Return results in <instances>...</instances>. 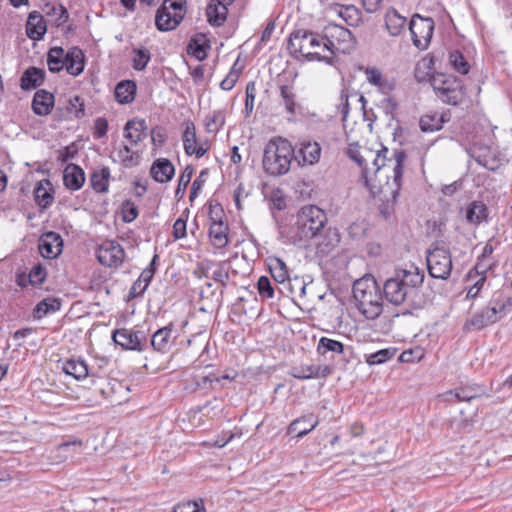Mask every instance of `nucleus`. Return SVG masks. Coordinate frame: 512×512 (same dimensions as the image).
Returning <instances> with one entry per match:
<instances>
[{
	"mask_svg": "<svg viewBox=\"0 0 512 512\" xmlns=\"http://www.w3.org/2000/svg\"><path fill=\"white\" fill-rule=\"evenodd\" d=\"M113 341L124 349L142 351L147 341L145 332L132 329H118L112 335Z\"/></svg>",
	"mask_w": 512,
	"mask_h": 512,
	"instance_id": "12",
	"label": "nucleus"
},
{
	"mask_svg": "<svg viewBox=\"0 0 512 512\" xmlns=\"http://www.w3.org/2000/svg\"><path fill=\"white\" fill-rule=\"evenodd\" d=\"M353 297L359 312L368 320L380 316L383 310L380 287L372 276H365L354 282Z\"/></svg>",
	"mask_w": 512,
	"mask_h": 512,
	"instance_id": "3",
	"label": "nucleus"
},
{
	"mask_svg": "<svg viewBox=\"0 0 512 512\" xmlns=\"http://www.w3.org/2000/svg\"><path fill=\"white\" fill-rule=\"evenodd\" d=\"M193 172L194 170L191 166H186L183 172L181 173L175 191L176 198L181 199L184 196L187 186L190 183L191 178L193 176Z\"/></svg>",
	"mask_w": 512,
	"mask_h": 512,
	"instance_id": "48",
	"label": "nucleus"
},
{
	"mask_svg": "<svg viewBox=\"0 0 512 512\" xmlns=\"http://www.w3.org/2000/svg\"><path fill=\"white\" fill-rule=\"evenodd\" d=\"M240 75V70H237L235 66L230 70L227 76L221 81L220 87L222 90L230 91L237 83Z\"/></svg>",
	"mask_w": 512,
	"mask_h": 512,
	"instance_id": "57",
	"label": "nucleus"
},
{
	"mask_svg": "<svg viewBox=\"0 0 512 512\" xmlns=\"http://www.w3.org/2000/svg\"><path fill=\"white\" fill-rule=\"evenodd\" d=\"M491 304L497 311L498 319L512 311V297L505 296L502 292H497L493 295Z\"/></svg>",
	"mask_w": 512,
	"mask_h": 512,
	"instance_id": "40",
	"label": "nucleus"
},
{
	"mask_svg": "<svg viewBox=\"0 0 512 512\" xmlns=\"http://www.w3.org/2000/svg\"><path fill=\"white\" fill-rule=\"evenodd\" d=\"M227 226L222 221H213L209 228V236L212 245L216 248H223L228 243Z\"/></svg>",
	"mask_w": 512,
	"mask_h": 512,
	"instance_id": "37",
	"label": "nucleus"
},
{
	"mask_svg": "<svg viewBox=\"0 0 512 512\" xmlns=\"http://www.w3.org/2000/svg\"><path fill=\"white\" fill-rule=\"evenodd\" d=\"M407 24L406 17L400 15L398 11L391 8L385 14V28L392 37L399 36Z\"/></svg>",
	"mask_w": 512,
	"mask_h": 512,
	"instance_id": "30",
	"label": "nucleus"
},
{
	"mask_svg": "<svg viewBox=\"0 0 512 512\" xmlns=\"http://www.w3.org/2000/svg\"><path fill=\"white\" fill-rule=\"evenodd\" d=\"M182 141L184 151L189 156L195 155L197 158H201L208 150L206 143L198 141L196 136V127L193 122L188 121L185 123Z\"/></svg>",
	"mask_w": 512,
	"mask_h": 512,
	"instance_id": "15",
	"label": "nucleus"
},
{
	"mask_svg": "<svg viewBox=\"0 0 512 512\" xmlns=\"http://www.w3.org/2000/svg\"><path fill=\"white\" fill-rule=\"evenodd\" d=\"M450 80H454V77L447 76L444 74H437L432 76L430 81L431 86L433 87L438 97H440L441 94L446 90V87L448 86Z\"/></svg>",
	"mask_w": 512,
	"mask_h": 512,
	"instance_id": "52",
	"label": "nucleus"
},
{
	"mask_svg": "<svg viewBox=\"0 0 512 512\" xmlns=\"http://www.w3.org/2000/svg\"><path fill=\"white\" fill-rule=\"evenodd\" d=\"M82 452V441L73 440L64 442L57 446L53 452L55 455H51L50 458L55 463H61L68 458L73 459L75 455H79Z\"/></svg>",
	"mask_w": 512,
	"mask_h": 512,
	"instance_id": "21",
	"label": "nucleus"
},
{
	"mask_svg": "<svg viewBox=\"0 0 512 512\" xmlns=\"http://www.w3.org/2000/svg\"><path fill=\"white\" fill-rule=\"evenodd\" d=\"M365 75L367 81L377 87L381 92H385L389 89V84L386 79L383 78L382 73L375 67L366 68Z\"/></svg>",
	"mask_w": 512,
	"mask_h": 512,
	"instance_id": "44",
	"label": "nucleus"
},
{
	"mask_svg": "<svg viewBox=\"0 0 512 512\" xmlns=\"http://www.w3.org/2000/svg\"><path fill=\"white\" fill-rule=\"evenodd\" d=\"M331 373V368L327 365H300L293 367L289 374L296 379H316L325 378Z\"/></svg>",
	"mask_w": 512,
	"mask_h": 512,
	"instance_id": "18",
	"label": "nucleus"
},
{
	"mask_svg": "<svg viewBox=\"0 0 512 512\" xmlns=\"http://www.w3.org/2000/svg\"><path fill=\"white\" fill-rule=\"evenodd\" d=\"M46 14L48 16H55V24L60 26L68 19V12L62 5H47Z\"/></svg>",
	"mask_w": 512,
	"mask_h": 512,
	"instance_id": "53",
	"label": "nucleus"
},
{
	"mask_svg": "<svg viewBox=\"0 0 512 512\" xmlns=\"http://www.w3.org/2000/svg\"><path fill=\"white\" fill-rule=\"evenodd\" d=\"M46 31L47 26L43 16L37 11L31 12L26 23L27 36L34 41H38L43 38Z\"/></svg>",
	"mask_w": 512,
	"mask_h": 512,
	"instance_id": "22",
	"label": "nucleus"
},
{
	"mask_svg": "<svg viewBox=\"0 0 512 512\" xmlns=\"http://www.w3.org/2000/svg\"><path fill=\"white\" fill-rule=\"evenodd\" d=\"M203 509L202 501H188L175 506L173 512H201Z\"/></svg>",
	"mask_w": 512,
	"mask_h": 512,
	"instance_id": "60",
	"label": "nucleus"
},
{
	"mask_svg": "<svg viewBox=\"0 0 512 512\" xmlns=\"http://www.w3.org/2000/svg\"><path fill=\"white\" fill-rule=\"evenodd\" d=\"M150 174L156 182L166 183L174 176L175 168L168 159L159 158L153 162Z\"/></svg>",
	"mask_w": 512,
	"mask_h": 512,
	"instance_id": "20",
	"label": "nucleus"
},
{
	"mask_svg": "<svg viewBox=\"0 0 512 512\" xmlns=\"http://www.w3.org/2000/svg\"><path fill=\"white\" fill-rule=\"evenodd\" d=\"M45 72L36 67H30L21 76V88L31 90L40 86L44 81Z\"/></svg>",
	"mask_w": 512,
	"mask_h": 512,
	"instance_id": "33",
	"label": "nucleus"
},
{
	"mask_svg": "<svg viewBox=\"0 0 512 512\" xmlns=\"http://www.w3.org/2000/svg\"><path fill=\"white\" fill-rule=\"evenodd\" d=\"M294 159V148L292 144L281 137L271 139L264 148L263 169L273 176H280L288 173L291 162Z\"/></svg>",
	"mask_w": 512,
	"mask_h": 512,
	"instance_id": "5",
	"label": "nucleus"
},
{
	"mask_svg": "<svg viewBox=\"0 0 512 512\" xmlns=\"http://www.w3.org/2000/svg\"><path fill=\"white\" fill-rule=\"evenodd\" d=\"M319 423V420L317 417H315L313 414H306L303 415L295 420H293L289 427H288V433L289 434H295L298 438H302L306 436L309 432L314 430Z\"/></svg>",
	"mask_w": 512,
	"mask_h": 512,
	"instance_id": "19",
	"label": "nucleus"
},
{
	"mask_svg": "<svg viewBox=\"0 0 512 512\" xmlns=\"http://www.w3.org/2000/svg\"><path fill=\"white\" fill-rule=\"evenodd\" d=\"M409 30L413 44L420 50H425L433 35L434 21L432 18H424L414 14L409 23Z\"/></svg>",
	"mask_w": 512,
	"mask_h": 512,
	"instance_id": "11",
	"label": "nucleus"
},
{
	"mask_svg": "<svg viewBox=\"0 0 512 512\" xmlns=\"http://www.w3.org/2000/svg\"><path fill=\"white\" fill-rule=\"evenodd\" d=\"M228 6L217 0H212L206 8L208 22L213 26H221L227 18Z\"/></svg>",
	"mask_w": 512,
	"mask_h": 512,
	"instance_id": "31",
	"label": "nucleus"
},
{
	"mask_svg": "<svg viewBox=\"0 0 512 512\" xmlns=\"http://www.w3.org/2000/svg\"><path fill=\"white\" fill-rule=\"evenodd\" d=\"M360 168L366 187L379 196L380 213L389 218L394 212L403 178L404 151H392L380 145L379 149L363 148Z\"/></svg>",
	"mask_w": 512,
	"mask_h": 512,
	"instance_id": "1",
	"label": "nucleus"
},
{
	"mask_svg": "<svg viewBox=\"0 0 512 512\" xmlns=\"http://www.w3.org/2000/svg\"><path fill=\"white\" fill-rule=\"evenodd\" d=\"M172 333L171 325L158 329L151 337V346L162 353L169 351L174 339Z\"/></svg>",
	"mask_w": 512,
	"mask_h": 512,
	"instance_id": "29",
	"label": "nucleus"
},
{
	"mask_svg": "<svg viewBox=\"0 0 512 512\" xmlns=\"http://www.w3.org/2000/svg\"><path fill=\"white\" fill-rule=\"evenodd\" d=\"M465 92L463 84L460 80L454 78L450 80L446 90L439 97L443 102L450 105H457L464 98Z\"/></svg>",
	"mask_w": 512,
	"mask_h": 512,
	"instance_id": "32",
	"label": "nucleus"
},
{
	"mask_svg": "<svg viewBox=\"0 0 512 512\" xmlns=\"http://www.w3.org/2000/svg\"><path fill=\"white\" fill-rule=\"evenodd\" d=\"M54 95L46 90H38L32 100V109L38 116L50 114L54 106Z\"/></svg>",
	"mask_w": 512,
	"mask_h": 512,
	"instance_id": "25",
	"label": "nucleus"
},
{
	"mask_svg": "<svg viewBox=\"0 0 512 512\" xmlns=\"http://www.w3.org/2000/svg\"><path fill=\"white\" fill-rule=\"evenodd\" d=\"M122 220L130 223L138 217V208L134 202L127 200L123 202L121 207Z\"/></svg>",
	"mask_w": 512,
	"mask_h": 512,
	"instance_id": "54",
	"label": "nucleus"
},
{
	"mask_svg": "<svg viewBox=\"0 0 512 512\" xmlns=\"http://www.w3.org/2000/svg\"><path fill=\"white\" fill-rule=\"evenodd\" d=\"M66 110L68 118H80L84 115V103L78 96L71 97L68 100Z\"/></svg>",
	"mask_w": 512,
	"mask_h": 512,
	"instance_id": "49",
	"label": "nucleus"
},
{
	"mask_svg": "<svg viewBox=\"0 0 512 512\" xmlns=\"http://www.w3.org/2000/svg\"><path fill=\"white\" fill-rule=\"evenodd\" d=\"M110 169L102 167L94 170L90 176L91 187L98 193H106L109 188Z\"/></svg>",
	"mask_w": 512,
	"mask_h": 512,
	"instance_id": "38",
	"label": "nucleus"
},
{
	"mask_svg": "<svg viewBox=\"0 0 512 512\" xmlns=\"http://www.w3.org/2000/svg\"><path fill=\"white\" fill-rule=\"evenodd\" d=\"M186 234V221L178 218L173 225V237L178 240L186 237Z\"/></svg>",
	"mask_w": 512,
	"mask_h": 512,
	"instance_id": "62",
	"label": "nucleus"
},
{
	"mask_svg": "<svg viewBox=\"0 0 512 512\" xmlns=\"http://www.w3.org/2000/svg\"><path fill=\"white\" fill-rule=\"evenodd\" d=\"M63 240L56 232H47L40 237L39 252L47 259H54L61 254Z\"/></svg>",
	"mask_w": 512,
	"mask_h": 512,
	"instance_id": "16",
	"label": "nucleus"
},
{
	"mask_svg": "<svg viewBox=\"0 0 512 512\" xmlns=\"http://www.w3.org/2000/svg\"><path fill=\"white\" fill-rule=\"evenodd\" d=\"M147 125L145 120L134 118L129 120L124 127V137L130 141L131 144L136 145L145 137Z\"/></svg>",
	"mask_w": 512,
	"mask_h": 512,
	"instance_id": "27",
	"label": "nucleus"
},
{
	"mask_svg": "<svg viewBox=\"0 0 512 512\" xmlns=\"http://www.w3.org/2000/svg\"><path fill=\"white\" fill-rule=\"evenodd\" d=\"M449 62L454 68V70L459 72L460 74L465 75L469 72V64L460 52L454 51L450 53Z\"/></svg>",
	"mask_w": 512,
	"mask_h": 512,
	"instance_id": "51",
	"label": "nucleus"
},
{
	"mask_svg": "<svg viewBox=\"0 0 512 512\" xmlns=\"http://www.w3.org/2000/svg\"><path fill=\"white\" fill-rule=\"evenodd\" d=\"M132 54V67L137 71H143L151 59L150 51L147 48H139L134 49Z\"/></svg>",
	"mask_w": 512,
	"mask_h": 512,
	"instance_id": "45",
	"label": "nucleus"
},
{
	"mask_svg": "<svg viewBox=\"0 0 512 512\" xmlns=\"http://www.w3.org/2000/svg\"><path fill=\"white\" fill-rule=\"evenodd\" d=\"M96 255L102 265L117 267L123 262L125 253L118 242L106 240L99 246Z\"/></svg>",
	"mask_w": 512,
	"mask_h": 512,
	"instance_id": "13",
	"label": "nucleus"
},
{
	"mask_svg": "<svg viewBox=\"0 0 512 512\" xmlns=\"http://www.w3.org/2000/svg\"><path fill=\"white\" fill-rule=\"evenodd\" d=\"M224 123L225 115L221 110L213 111L205 119V127L208 132H217Z\"/></svg>",
	"mask_w": 512,
	"mask_h": 512,
	"instance_id": "47",
	"label": "nucleus"
},
{
	"mask_svg": "<svg viewBox=\"0 0 512 512\" xmlns=\"http://www.w3.org/2000/svg\"><path fill=\"white\" fill-rule=\"evenodd\" d=\"M208 178V171L202 170L197 178L193 181L191 191H190V200H193L198 196L199 191L204 186L205 182Z\"/></svg>",
	"mask_w": 512,
	"mask_h": 512,
	"instance_id": "59",
	"label": "nucleus"
},
{
	"mask_svg": "<svg viewBox=\"0 0 512 512\" xmlns=\"http://www.w3.org/2000/svg\"><path fill=\"white\" fill-rule=\"evenodd\" d=\"M485 281L486 276H480V278L474 283V285H472L468 289L466 297L468 299H475L478 296L481 289L483 288Z\"/></svg>",
	"mask_w": 512,
	"mask_h": 512,
	"instance_id": "64",
	"label": "nucleus"
},
{
	"mask_svg": "<svg viewBox=\"0 0 512 512\" xmlns=\"http://www.w3.org/2000/svg\"><path fill=\"white\" fill-rule=\"evenodd\" d=\"M322 36L306 30H297L293 32L288 40V49L294 56H302L308 61L325 62L333 65V57L322 51Z\"/></svg>",
	"mask_w": 512,
	"mask_h": 512,
	"instance_id": "4",
	"label": "nucleus"
},
{
	"mask_svg": "<svg viewBox=\"0 0 512 512\" xmlns=\"http://www.w3.org/2000/svg\"><path fill=\"white\" fill-rule=\"evenodd\" d=\"M47 64L51 72H60L65 66V51L62 47H52L47 54Z\"/></svg>",
	"mask_w": 512,
	"mask_h": 512,
	"instance_id": "39",
	"label": "nucleus"
},
{
	"mask_svg": "<svg viewBox=\"0 0 512 512\" xmlns=\"http://www.w3.org/2000/svg\"><path fill=\"white\" fill-rule=\"evenodd\" d=\"M445 396L448 398L449 396H453L456 398L457 401H471L475 399L478 394L473 388H460L456 389L455 391H449L445 394Z\"/></svg>",
	"mask_w": 512,
	"mask_h": 512,
	"instance_id": "55",
	"label": "nucleus"
},
{
	"mask_svg": "<svg viewBox=\"0 0 512 512\" xmlns=\"http://www.w3.org/2000/svg\"><path fill=\"white\" fill-rule=\"evenodd\" d=\"M423 281L424 273L419 271L418 268L412 267L409 270L397 273L393 278L387 279L383 287V293L391 304L406 305L412 308Z\"/></svg>",
	"mask_w": 512,
	"mask_h": 512,
	"instance_id": "2",
	"label": "nucleus"
},
{
	"mask_svg": "<svg viewBox=\"0 0 512 512\" xmlns=\"http://www.w3.org/2000/svg\"><path fill=\"white\" fill-rule=\"evenodd\" d=\"M498 320L495 308L486 307L475 313L471 318L467 319L464 324L465 331L481 330Z\"/></svg>",
	"mask_w": 512,
	"mask_h": 512,
	"instance_id": "17",
	"label": "nucleus"
},
{
	"mask_svg": "<svg viewBox=\"0 0 512 512\" xmlns=\"http://www.w3.org/2000/svg\"><path fill=\"white\" fill-rule=\"evenodd\" d=\"M268 268L273 279L279 284H286L289 280V269L282 259L278 257L268 258Z\"/></svg>",
	"mask_w": 512,
	"mask_h": 512,
	"instance_id": "34",
	"label": "nucleus"
},
{
	"mask_svg": "<svg viewBox=\"0 0 512 512\" xmlns=\"http://www.w3.org/2000/svg\"><path fill=\"white\" fill-rule=\"evenodd\" d=\"M184 17L182 0H164L155 16V25L160 31L175 29Z\"/></svg>",
	"mask_w": 512,
	"mask_h": 512,
	"instance_id": "8",
	"label": "nucleus"
},
{
	"mask_svg": "<svg viewBox=\"0 0 512 512\" xmlns=\"http://www.w3.org/2000/svg\"><path fill=\"white\" fill-rule=\"evenodd\" d=\"M36 204L42 209H47L54 201V191L49 179L39 181L34 189Z\"/></svg>",
	"mask_w": 512,
	"mask_h": 512,
	"instance_id": "23",
	"label": "nucleus"
},
{
	"mask_svg": "<svg viewBox=\"0 0 512 512\" xmlns=\"http://www.w3.org/2000/svg\"><path fill=\"white\" fill-rule=\"evenodd\" d=\"M444 122L443 115L433 113L422 116L419 124L423 132H434L440 130Z\"/></svg>",
	"mask_w": 512,
	"mask_h": 512,
	"instance_id": "42",
	"label": "nucleus"
},
{
	"mask_svg": "<svg viewBox=\"0 0 512 512\" xmlns=\"http://www.w3.org/2000/svg\"><path fill=\"white\" fill-rule=\"evenodd\" d=\"M230 270L231 266L226 261L203 260L197 265L194 274L198 278H211L218 285L220 294H223L230 278Z\"/></svg>",
	"mask_w": 512,
	"mask_h": 512,
	"instance_id": "10",
	"label": "nucleus"
},
{
	"mask_svg": "<svg viewBox=\"0 0 512 512\" xmlns=\"http://www.w3.org/2000/svg\"><path fill=\"white\" fill-rule=\"evenodd\" d=\"M280 96L286 112L289 115L294 116L296 114L298 105L295 101L296 95L293 91V88L287 85L280 86Z\"/></svg>",
	"mask_w": 512,
	"mask_h": 512,
	"instance_id": "43",
	"label": "nucleus"
},
{
	"mask_svg": "<svg viewBox=\"0 0 512 512\" xmlns=\"http://www.w3.org/2000/svg\"><path fill=\"white\" fill-rule=\"evenodd\" d=\"M487 217L488 209L483 202L473 201L466 208V220L473 225H479L486 221Z\"/></svg>",
	"mask_w": 512,
	"mask_h": 512,
	"instance_id": "36",
	"label": "nucleus"
},
{
	"mask_svg": "<svg viewBox=\"0 0 512 512\" xmlns=\"http://www.w3.org/2000/svg\"><path fill=\"white\" fill-rule=\"evenodd\" d=\"M62 370L67 375L72 376L78 381L86 379L89 375H93L86 362L81 358H70L65 360L62 364Z\"/></svg>",
	"mask_w": 512,
	"mask_h": 512,
	"instance_id": "24",
	"label": "nucleus"
},
{
	"mask_svg": "<svg viewBox=\"0 0 512 512\" xmlns=\"http://www.w3.org/2000/svg\"><path fill=\"white\" fill-rule=\"evenodd\" d=\"M63 182L69 190L77 191L85 183V173L81 167L75 164H69L63 175Z\"/></svg>",
	"mask_w": 512,
	"mask_h": 512,
	"instance_id": "26",
	"label": "nucleus"
},
{
	"mask_svg": "<svg viewBox=\"0 0 512 512\" xmlns=\"http://www.w3.org/2000/svg\"><path fill=\"white\" fill-rule=\"evenodd\" d=\"M256 85L254 82H249L246 86V99H245V111L250 114L254 109V101L256 98Z\"/></svg>",
	"mask_w": 512,
	"mask_h": 512,
	"instance_id": "58",
	"label": "nucleus"
},
{
	"mask_svg": "<svg viewBox=\"0 0 512 512\" xmlns=\"http://www.w3.org/2000/svg\"><path fill=\"white\" fill-rule=\"evenodd\" d=\"M427 267L433 278L447 279L452 270V259L448 248L433 246L427 252Z\"/></svg>",
	"mask_w": 512,
	"mask_h": 512,
	"instance_id": "9",
	"label": "nucleus"
},
{
	"mask_svg": "<svg viewBox=\"0 0 512 512\" xmlns=\"http://www.w3.org/2000/svg\"><path fill=\"white\" fill-rule=\"evenodd\" d=\"M283 286L293 297L302 298L306 295V283L300 277L289 278Z\"/></svg>",
	"mask_w": 512,
	"mask_h": 512,
	"instance_id": "46",
	"label": "nucleus"
},
{
	"mask_svg": "<svg viewBox=\"0 0 512 512\" xmlns=\"http://www.w3.org/2000/svg\"><path fill=\"white\" fill-rule=\"evenodd\" d=\"M157 259H158V255H154L149 266L142 271V273L140 274V276L138 278L147 286H149V284L155 274V271H156L155 264H156Z\"/></svg>",
	"mask_w": 512,
	"mask_h": 512,
	"instance_id": "61",
	"label": "nucleus"
},
{
	"mask_svg": "<svg viewBox=\"0 0 512 512\" xmlns=\"http://www.w3.org/2000/svg\"><path fill=\"white\" fill-rule=\"evenodd\" d=\"M348 156L355 161L358 166H360L362 162L363 148H361L358 144H350L348 151Z\"/></svg>",
	"mask_w": 512,
	"mask_h": 512,
	"instance_id": "63",
	"label": "nucleus"
},
{
	"mask_svg": "<svg viewBox=\"0 0 512 512\" xmlns=\"http://www.w3.org/2000/svg\"><path fill=\"white\" fill-rule=\"evenodd\" d=\"M65 68L70 75L78 76L84 70V54L78 47H72L65 54Z\"/></svg>",
	"mask_w": 512,
	"mask_h": 512,
	"instance_id": "28",
	"label": "nucleus"
},
{
	"mask_svg": "<svg viewBox=\"0 0 512 512\" xmlns=\"http://www.w3.org/2000/svg\"><path fill=\"white\" fill-rule=\"evenodd\" d=\"M327 221L326 214L315 205H307L300 209L296 218V237L298 240H309L318 235Z\"/></svg>",
	"mask_w": 512,
	"mask_h": 512,
	"instance_id": "6",
	"label": "nucleus"
},
{
	"mask_svg": "<svg viewBox=\"0 0 512 512\" xmlns=\"http://www.w3.org/2000/svg\"><path fill=\"white\" fill-rule=\"evenodd\" d=\"M344 352V345L342 342L328 338L321 337L317 344V353L325 356L328 353L342 354Z\"/></svg>",
	"mask_w": 512,
	"mask_h": 512,
	"instance_id": "41",
	"label": "nucleus"
},
{
	"mask_svg": "<svg viewBox=\"0 0 512 512\" xmlns=\"http://www.w3.org/2000/svg\"><path fill=\"white\" fill-rule=\"evenodd\" d=\"M322 148L316 141L303 140L299 143L298 149L294 151V159L301 166H313L321 158Z\"/></svg>",
	"mask_w": 512,
	"mask_h": 512,
	"instance_id": "14",
	"label": "nucleus"
},
{
	"mask_svg": "<svg viewBox=\"0 0 512 512\" xmlns=\"http://www.w3.org/2000/svg\"><path fill=\"white\" fill-rule=\"evenodd\" d=\"M395 354L393 349H381L375 353H372L366 357V362L369 365H379L390 360Z\"/></svg>",
	"mask_w": 512,
	"mask_h": 512,
	"instance_id": "50",
	"label": "nucleus"
},
{
	"mask_svg": "<svg viewBox=\"0 0 512 512\" xmlns=\"http://www.w3.org/2000/svg\"><path fill=\"white\" fill-rule=\"evenodd\" d=\"M323 39L322 51L328 52V56L336 53H348L354 48V38L350 30L337 24H329L321 35Z\"/></svg>",
	"mask_w": 512,
	"mask_h": 512,
	"instance_id": "7",
	"label": "nucleus"
},
{
	"mask_svg": "<svg viewBox=\"0 0 512 512\" xmlns=\"http://www.w3.org/2000/svg\"><path fill=\"white\" fill-rule=\"evenodd\" d=\"M137 86L132 80H124L115 88V98L120 104L131 103L136 95Z\"/></svg>",
	"mask_w": 512,
	"mask_h": 512,
	"instance_id": "35",
	"label": "nucleus"
},
{
	"mask_svg": "<svg viewBox=\"0 0 512 512\" xmlns=\"http://www.w3.org/2000/svg\"><path fill=\"white\" fill-rule=\"evenodd\" d=\"M258 293L263 299H270L274 296V289L271 281L266 276H261L257 282Z\"/></svg>",
	"mask_w": 512,
	"mask_h": 512,
	"instance_id": "56",
	"label": "nucleus"
}]
</instances>
